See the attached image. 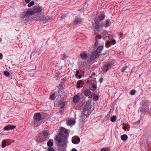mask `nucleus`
Listing matches in <instances>:
<instances>
[{"instance_id":"obj_1","label":"nucleus","mask_w":151,"mask_h":151,"mask_svg":"<svg viewBox=\"0 0 151 151\" xmlns=\"http://www.w3.org/2000/svg\"><path fill=\"white\" fill-rule=\"evenodd\" d=\"M42 10V8L38 6H34L31 10H29L24 12L22 14L21 18L22 20L24 23L27 22L30 20V17L32 19L34 18L35 15L37 13H40Z\"/></svg>"},{"instance_id":"obj_2","label":"nucleus","mask_w":151,"mask_h":151,"mask_svg":"<svg viewBox=\"0 0 151 151\" xmlns=\"http://www.w3.org/2000/svg\"><path fill=\"white\" fill-rule=\"evenodd\" d=\"M68 133L65 129L62 127L59 132V135L56 137L57 144L58 146H62L65 148L67 143V139Z\"/></svg>"},{"instance_id":"obj_3","label":"nucleus","mask_w":151,"mask_h":151,"mask_svg":"<svg viewBox=\"0 0 151 151\" xmlns=\"http://www.w3.org/2000/svg\"><path fill=\"white\" fill-rule=\"evenodd\" d=\"M41 12V11L38 14L37 13L35 14V16L34 17V18H33V19H34V20H37L40 21H42L44 22H47L49 20H51L52 19V17H51L45 16H39V14H40Z\"/></svg>"},{"instance_id":"obj_4","label":"nucleus","mask_w":151,"mask_h":151,"mask_svg":"<svg viewBox=\"0 0 151 151\" xmlns=\"http://www.w3.org/2000/svg\"><path fill=\"white\" fill-rule=\"evenodd\" d=\"M94 21L95 22V29L97 31L99 32L100 31V27L102 23L101 21L99 20L97 18L94 19Z\"/></svg>"},{"instance_id":"obj_5","label":"nucleus","mask_w":151,"mask_h":151,"mask_svg":"<svg viewBox=\"0 0 151 151\" xmlns=\"http://www.w3.org/2000/svg\"><path fill=\"white\" fill-rule=\"evenodd\" d=\"M149 110V108L148 106L146 104H143L140 109V112L142 113L143 112H147Z\"/></svg>"},{"instance_id":"obj_6","label":"nucleus","mask_w":151,"mask_h":151,"mask_svg":"<svg viewBox=\"0 0 151 151\" xmlns=\"http://www.w3.org/2000/svg\"><path fill=\"white\" fill-rule=\"evenodd\" d=\"M46 139L44 138V137L42 135V133H40L37 139V142L38 143H42L44 142Z\"/></svg>"},{"instance_id":"obj_7","label":"nucleus","mask_w":151,"mask_h":151,"mask_svg":"<svg viewBox=\"0 0 151 151\" xmlns=\"http://www.w3.org/2000/svg\"><path fill=\"white\" fill-rule=\"evenodd\" d=\"M111 64L110 63H108L104 65L103 68V71L104 72H106L108 70L111 68Z\"/></svg>"},{"instance_id":"obj_8","label":"nucleus","mask_w":151,"mask_h":151,"mask_svg":"<svg viewBox=\"0 0 151 151\" xmlns=\"http://www.w3.org/2000/svg\"><path fill=\"white\" fill-rule=\"evenodd\" d=\"M100 55V54L96 50L93 53L90 57V59L91 60H93L96 58L98 57Z\"/></svg>"},{"instance_id":"obj_9","label":"nucleus","mask_w":151,"mask_h":151,"mask_svg":"<svg viewBox=\"0 0 151 151\" xmlns=\"http://www.w3.org/2000/svg\"><path fill=\"white\" fill-rule=\"evenodd\" d=\"M41 116L40 113H37L35 114L34 116L33 119L34 120L40 121L41 118Z\"/></svg>"},{"instance_id":"obj_10","label":"nucleus","mask_w":151,"mask_h":151,"mask_svg":"<svg viewBox=\"0 0 151 151\" xmlns=\"http://www.w3.org/2000/svg\"><path fill=\"white\" fill-rule=\"evenodd\" d=\"M75 121L73 119H69L66 122L67 125L70 126L74 124Z\"/></svg>"},{"instance_id":"obj_11","label":"nucleus","mask_w":151,"mask_h":151,"mask_svg":"<svg viewBox=\"0 0 151 151\" xmlns=\"http://www.w3.org/2000/svg\"><path fill=\"white\" fill-rule=\"evenodd\" d=\"M84 107V109H85L88 110H89V109L91 108V103L88 101L87 102L85 105Z\"/></svg>"},{"instance_id":"obj_12","label":"nucleus","mask_w":151,"mask_h":151,"mask_svg":"<svg viewBox=\"0 0 151 151\" xmlns=\"http://www.w3.org/2000/svg\"><path fill=\"white\" fill-rule=\"evenodd\" d=\"M82 22V19L80 18H76L74 21L75 25L81 24Z\"/></svg>"},{"instance_id":"obj_13","label":"nucleus","mask_w":151,"mask_h":151,"mask_svg":"<svg viewBox=\"0 0 151 151\" xmlns=\"http://www.w3.org/2000/svg\"><path fill=\"white\" fill-rule=\"evenodd\" d=\"M80 99V97L78 95H76L75 96L73 99V102L74 103H76Z\"/></svg>"},{"instance_id":"obj_14","label":"nucleus","mask_w":151,"mask_h":151,"mask_svg":"<svg viewBox=\"0 0 151 151\" xmlns=\"http://www.w3.org/2000/svg\"><path fill=\"white\" fill-rule=\"evenodd\" d=\"M48 133L46 131H44L42 132V135L44 137V138L47 139L48 136Z\"/></svg>"},{"instance_id":"obj_15","label":"nucleus","mask_w":151,"mask_h":151,"mask_svg":"<svg viewBox=\"0 0 151 151\" xmlns=\"http://www.w3.org/2000/svg\"><path fill=\"white\" fill-rule=\"evenodd\" d=\"M91 92V91L89 89H86L84 91V94L86 96H88L90 95Z\"/></svg>"},{"instance_id":"obj_16","label":"nucleus","mask_w":151,"mask_h":151,"mask_svg":"<svg viewBox=\"0 0 151 151\" xmlns=\"http://www.w3.org/2000/svg\"><path fill=\"white\" fill-rule=\"evenodd\" d=\"M105 18V16L103 14H101V15L99 16L98 17H96L95 18H97V19L101 21L102 20L104 19Z\"/></svg>"},{"instance_id":"obj_17","label":"nucleus","mask_w":151,"mask_h":151,"mask_svg":"<svg viewBox=\"0 0 151 151\" xmlns=\"http://www.w3.org/2000/svg\"><path fill=\"white\" fill-rule=\"evenodd\" d=\"M80 56L82 59L83 60L86 59L87 58V55L85 52H83L80 55Z\"/></svg>"},{"instance_id":"obj_18","label":"nucleus","mask_w":151,"mask_h":151,"mask_svg":"<svg viewBox=\"0 0 151 151\" xmlns=\"http://www.w3.org/2000/svg\"><path fill=\"white\" fill-rule=\"evenodd\" d=\"M47 145L49 147H52L53 144V140L52 139H50L47 142Z\"/></svg>"},{"instance_id":"obj_19","label":"nucleus","mask_w":151,"mask_h":151,"mask_svg":"<svg viewBox=\"0 0 151 151\" xmlns=\"http://www.w3.org/2000/svg\"><path fill=\"white\" fill-rule=\"evenodd\" d=\"M103 46H101L97 48L96 51L99 54H100L103 49Z\"/></svg>"},{"instance_id":"obj_20","label":"nucleus","mask_w":151,"mask_h":151,"mask_svg":"<svg viewBox=\"0 0 151 151\" xmlns=\"http://www.w3.org/2000/svg\"><path fill=\"white\" fill-rule=\"evenodd\" d=\"M121 138L122 140L125 141L127 140L128 136L126 134H124L121 136Z\"/></svg>"},{"instance_id":"obj_21","label":"nucleus","mask_w":151,"mask_h":151,"mask_svg":"<svg viewBox=\"0 0 151 151\" xmlns=\"http://www.w3.org/2000/svg\"><path fill=\"white\" fill-rule=\"evenodd\" d=\"M96 85L93 83L91 84V88H92L91 89L92 91H94L96 89Z\"/></svg>"},{"instance_id":"obj_22","label":"nucleus","mask_w":151,"mask_h":151,"mask_svg":"<svg viewBox=\"0 0 151 151\" xmlns=\"http://www.w3.org/2000/svg\"><path fill=\"white\" fill-rule=\"evenodd\" d=\"M110 23V20L107 19L106 20L105 24H104V26L106 27L109 26Z\"/></svg>"},{"instance_id":"obj_23","label":"nucleus","mask_w":151,"mask_h":151,"mask_svg":"<svg viewBox=\"0 0 151 151\" xmlns=\"http://www.w3.org/2000/svg\"><path fill=\"white\" fill-rule=\"evenodd\" d=\"M99 99V97L96 94H94L93 96V100L94 101H97Z\"/></svg>"},{"instance_id":"obj_24","label":"nucleus","mask_w":151,"mask_h":151,"mask_svg":"<svg viewBox=\"0 0 151 151\" xmlns=\"http://www.w3.org/2000/svg\"><path fill=\"white\" fill-rule=\"evenodd\" d=\"M116 119V116H112L110 119L111 121V122H115Z\"/></svg>"},{"instance_id":"obj_25","label":"nucleus","mask_w":151,"mask_h":151,"mask_svg":"<svg viewBox=\"0 0 151 151\" xmlns=\"http://www.w3.org/2000/svg\"><path fill=\"white\" fill-rule=\"evenodd\" d=\"M34 123L35 127H37L40 124L38 122L39 121L34 120Z\"/></svg>"},{"instance_id":"obj_26","label":"nucleus","mask_w":151,"mask_h":151,"mask_svg":"<svg viewBox=\"0 0 151 151\" xmlns=\"http://www.w3.org/2000/svg\"><path fill=\"white\" fill-rule=\"evenodd\" d=\"M82 80H79L77 83L76 86L78 88L80 87V84L82 83Z\"/></svg>"},{"instance_id":"obj_27","label":"nucleus","mask_w":151,"mask_h":151,"mask_svg":"<svg viewBox=\"0 0 151 151\" xmlns=\"http://www.w3.org/2000/svg\"><path fill=\"white\" fill-rule=\"evenodd\" d=\"M6 141L5 139L3 140L2 141V147L3 148L5 147L6 146Z\"/></svg>"},{"instance_id":"obj_28","label":"nucleus","mask_w":151,"mask_h":151,"mask_svg":"<svg viewBox=\"0 0 151 151\" xmlns=\"http://www.w3.org/2000/svg\"><path fill=\"white\" fill-rule=\"evenodd\" d=\"M66 16V14H62L59 15L60 17L62 19H64L65 18Z\"/></svg>"},{"instance_id":"obj_29","label":"nucleus","mask_w":151,"mask_h":151,"mask_svg":"<svg viewBox=\"0 0 151 151\" xmlns=\"http://www.w3.org/2000/svg\"><path fill=\"white\" fill-rule=\"evenodd\" d=\"M95 40L96 42L95 43L94 46L95 47H96L98 45V40H97V37L96 36L95 37Z\"/></svg>"},{"instance_id":"obj_30","label":"nucleus","mask_w":151,"mask_h":151,"mask_svg":"<svg viewBox=\"0 0 151 151\" xmlns=\"http://www.w3.org/2000/svg\"><path fill=\"white\" fill-rule=\"evenodd\" d=\"M34 4H35L34 1H32L28 4V6L29 7H30L32 6Z\"/></svg>"},{"instance_id":"obj_31","label":"nucleus","mask_w":151,"mask_h":151,"mask_svg":"<svg viewBox=\"0 0 151 151\" xmlns=\"http://www.w3.org/2000/svg\"><path fill=\"white\" fill-rule=\"evenodd\" d=\"M65 102H63L60 104L61 108H63L65 105Z\"/></svg>"},{"instance_id":"obj_32","label":"nucleus","mask_w":151,"mask_h":151,"mask_svg":"<svg viewBox=\"0 0 151 151\" xmlns=\"http://www.w3.org/2000/svg\"><path fill=\"white\" fill-rule=\"evenodd\" d=\"M111 42L110 41H107L106 42V47L108 48L109 47H110V44Z\"/></svg>"},{"instance_id":"obj_33","label":"nucleus","mask_w":151,"mask_h":151,"mask_svg":"<svg viewBox=\"0 0 151 151\" xmlns=\"http://www.w3.org/2000/svg\"><path fill=\"white\" fill-rule=\"evenodd\" d=\"M136 91L135 90H132L130 91V94L131 95H133L135 94Z\"/></svg>"},{"instance_id":"obj_34","label":"nucleus","mask_w":151,"mask_h":151,"mask_svg":"<svg viewBox=\"0 0 151 151\" xmlns=\"http://www.w3.org/2000/svg\"><path fill=\"white\" fill-rule=\"evenodd\" d=\"M55 96V93H53L51 95H50V98L51 100H53L54 99V97Z\"/></svg>"},{"instance_id":"obj_35","label":"nucleus","mask_w":151,"mask_h":151,"mask_svg":"<svg viewBox=\"0 0 151 151\" xmlns=\"http://www.w3.org/2000/svg\"><path fill=\"white\" fill-rule=\"evenodd\" d=\"M4 75L6 76H9V73L7 71H5L4 72Z\"/></svg>"},{"instance_id":"obj_36","label":"nucleus","mask_w":151,"mask_h":151,"mask_svg":"<svg viewBox=\"0 0 151 151\" xmlns=\"http://www.w3.org/2000/svg\"><path fill=\"white\" fill-rule=\"evenodd\" d=\"M4 129L5 130H10L9 126L7 125L4 128Z\"/></svg>"},{"instance_id":"obj_37","label":"nucleus","mask_w":151,"mask_h":151,"mask_svg":"<svg viewBox=\"0 0 151 151\" xmlns=\"http://www.w3.org/2000/svg\"><path fill=\"white\" fill-rule=\"evenodd\" d=\"M10 129H13L16 127V126L14 125H9Z\"/></svg>"},{"instance_id":"obj_38","label":"nucleus","mask_w":151,"mask_h":151,"mask_svg":"<svg viewBox=\"0 0 151 151\" xmlns=\"http://www.w3.org/2000/svg\"><path fill=\"white\" fill-rule=\"evenodd\" d=\"M127 68V66H125L124 67L122 68L121 70V72H124Z\"/></svg>"},{"instance_id":"obj_39","label":"nucleus","mask_w":151,"mask_h":151,"mask_svg":"<svg viewBox=\"0 0 151 151\" xmlns=\"http://www.w3.org/2000/svg\"><path fill=\"white\" fill-rule=\"evenodd\" d=\"M48 151H55L54 150L52 147H49L48 149Z\"/></svg>"},{"instance_id":"obj_40","label":"nucleus","mask_w":151,"mask_h":151,"mask_svg":"<svg viewBox=\"0 0 151 151\" xmlns=\"http://www.w3.org/2000/svg\"><path fill=\"white\" fill-rule=\"evenodd\" d=\"M76 142H78V143H79L80 142V138L78 136L76 137Z\"/></svg>"},{"instance_id":"obj_41","label":"nucleus","mask_w":151,"mask_h":151,"mask_svg":"<svg viewBox=\"0 0 151 151\" xmlns=\"http://www.w3.org/2000/svg\"><path fill=\"white\" fill-rule=\"evenodd\" d=\"M72 142L74 144H77L78 143H77V142H76V140H74V139L72 140Z\"/></svg>"},{"instance_id":"obj_42","label":"nucleus","mask_w":151,"mask_h":151,"mask_svg":"<svg viewBox=\"0 0 151 151\" xmlns=\"http://www.w3.org/2000/svg\"><path fill=\"white\" fill-rule=\"evenodd\" d=\"M79 73V71L78 70H77L76 72V74L75 75V76L76 77H77L78 75V74Z\"/></svg>"},{"instance_id":"obj_43","label":"nucleus","mask_w":151,"mask_h":151,"mask_svg":"<svg viewBox=\"0 0 151 151\" xmlns=\"http://www.w3.org/2000/svg\"><path fill=\"white\" fill-rule=\"evenodd\" d=\"M106 148L103 147L101 150V151H106Z\"/></svg>"},{"instance_id":"obj_44","label":"nucleus","mask_w":151,"mask_h":151,"mask_svg":"<svg viewBox=\"0 0 151 151\" xmlns=\"http://www.w3.org/2000/svg\"><path fill=\"white\" fill-rule=\"evenodd\" d=\"M103 80V78L102 77H101L99 79V82L101 83Z\"/></svg>"},{"instance_id":"obj_45","label":"nucleus","mask_w":151,"mask_h":151,"mask_svg":"<svg viewBox=\"0 0 151 151\" xmlns=\"http://www.w3.org/2000/svg\"><path fill=\"white\" fill-rule=\"evenodd\" d=\"M116 40H113L111 41V42L113 43V44L114 45L116 43Z\"/></svg>"},{"instance_id":"obj_46","label":"nucleus","mask_w":151,"mask_h":151,"mask_svg":"<svg viewBox=\"0 0 151 151\" xmlns=\"http://www.w3.org/2000/svg\"><path fill=\"white\" fill-rule=\"evenodd\" d=\"M3 57L2 54L0 53V59H2L3 58Z\"/></svg>"},{"instance_id":"obj_47","label":"nucleus","mask_w":151,"mask_h":151,"mask_svg":"<svg viewBox=\"0 0 151 151\" xmlns=\"http://www.w3.org/2000/svg\"><path fill=\"white\" fill-rule=\"evenodd\" d=\"M97 37L99 39H101V38H102V36L101 35H98L97 36Z\"/></svg>"},{"instance_id":"obj_48","label":"nucleus","mask_w":151,"mask_h":151,"mask_svg":"<svg viewBox=\"0 0 151 151\" xmlns=\"http://www.w3.org/2000/svg\"><path fill=\"white\" fill-rule=\"evenodd\" d=\"M31 0H25V2L27 3H28Z\"/></svg>"},{"instance_id":"obj_49","label":"nucleus","mask_w":151,"mask_h":151,"mask_svg":"<svg viewBox=\"0 0 151 151\" xmlns=\"http://www.w3.org/2000/svg\"><path fill=\"white\" fill-rule=\"evenodd\" d=\"M77 77H78V78L80 79L82 77V76L81 75H78Z\"/></svg>"},{"instance_id":"obj_50","label":"nucleus","mask_w":151,"mask_h":151,"mask_svg":"<svg viewBox=\"0 0 151 151\" xmlns=\"http://www.w3.org/2000/svg\"><path fill=\"white\" fill-rule=\"evenodd\" d=\"M127 129V127L126 126H125L123 127V129L124 130H126Z\"/></svg>"},{"instance_id":"obj_51","label":"nucleus","mask_w":151,"mask_h":151,"mask_svg":"<svg viewBox=\"0 0 151 151\" xmlns=\"http://www.w3.org/2000/svg\"><path fill=\"white\" fill-rule=\"evenodd\" d=\"M72 151H77V150L75 148H73L72 149Z\"/></svg>"},{"instance_id":"obj_52","label":"nucleus","mask_w":151,"mask_h":151,"mask_svg":"<svg viewBox=\"0 0 151 151\" xmlns=\"http://www.w3.org/2000/svg\"><path fill=\"white\" fill-rule=\"evenodd\" d=\"M119 35L120 36V37H119V38H121L122 37L123 35V34L122 33V34H120Z\"/></svg>"},{"instance_id":"obj_53","label":"nucleus","mask_w":151,"mask_h":151,"mask_svg":"<svg viewBox=\"0 0 151 151\" xmlns=\"http://www.w3.org/2000/svg\"><path fill=\"white\" fill-rule=\"evenodd\" d=\"M83 117H84V115H83L82 116H81V119H82Z\"/></svg>"},{"instance_id":"obj_54","label":"nucleus","mask_w":151,"mask_h":151,"mask_svg":"<svg viewBox=\"0 0 151 151\" xmlns=\"http://www.w3.org/2000/svg\"><path fill=\"white\" fill-rule=\"evenodd\" d=\"M106 151H109V149H108L107 148H106Z\"/></svg>"},{"instance_id":"obj_55","label":"nucleus","mask_w":151,"mask_h":151,"mask_svg":"<svg viewBox=\"0 0 151 151\" xmlns=\"http://www.w3.org/2000/svg\"><path fill=\"white\" fill-rule=\"evenodd\" d=\"M137 122H138V123L139 124L140 122V121L139 120H138Z\"/></svg>"},{"instance_id":"obj_56","label":"nucleus","mask_w":151,"mask_h":151,"mask_svg":"<svg viewBox=\"0 0 151 151\" xmlns=\"http://www.w3.org/2000/svg\"><path fill=\"white\" fill-rule=\"evenodd\" d=\"M63 57H64L65 56V55L64 54H63Z\"/></svg>"},{"instance_id":"obj_57","label":"nucleus","mask_w":151,"mask_h":151,"mask_svg":"<svg viewBox=\"0 0 151 151\" xmlns=\"http://www.w3.org/2000/svg\"><path fill=\"white\" fill-rule=\"evenodd\" d=\"M93 75H94L95 73H93Z\"/></svg>"}]
</instances>
